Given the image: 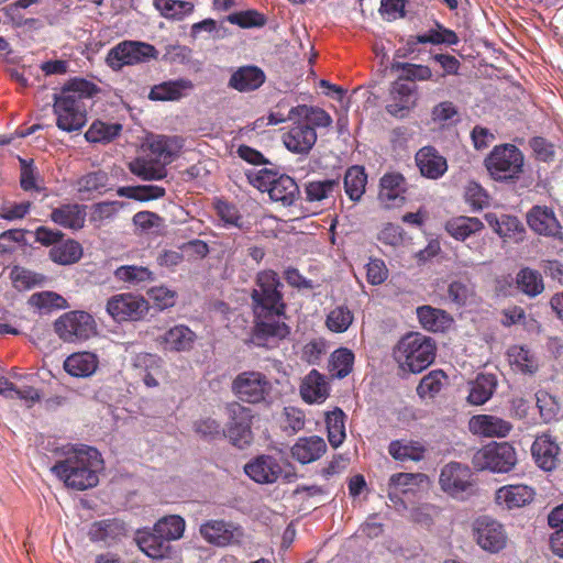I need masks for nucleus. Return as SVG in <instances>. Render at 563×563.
Here are the masks:
<instances>
[{
  "label": "nucleus",
  "instance_id": "56",
  "mask_svg": "<svg viewBox=\"0 0 563 563\" xmlns=\"http://www.w3.org/2000/svg\"><path fill=\"white\" fill-rule=\"evenodd\" d=\"M194 430L206 441H216L224 438V428L212 418L197 420L194 423Z\"/></svg>",
  "mask_w": 563,
  "mask_h": 563
},
{
  "label": "nucleus",
  "instance_id": "49",
  "mask_svg": "<svg viewBox=\"0 0 563 563\" xmlns=\"http://www.w3.org/2000/svg\"><path fill=\"white\" fill-rule=\"evenodd\" d=\"M354 354L346 347L335 350L330 360V371L338 378L346 377L353 369Z\"/></svg>",
  "mask_w": 563,
  "mask_h": 563
},
{
  "label": "nucleus",
  "instance_id": "54",
  "mask_svg": "<svg viewBox=\"0 0 563 563\" xmlns=\"http://www.w3.org/2000/svg\"><path fill=\"white\" fill-rule=\"evenodd\" d=\"M446 375L441 369L431 371L419 383L417 394L421 398L434 397L442 389Z\"/></svg>",
  "mask_w": 563,
  "mask_h": 563
},
{
  "label": "nucleus",
  "instance_id": "12",
  "mask_svg": "<svg viewBox=\"0 0 563 563\" xmlns=\"http://www.w3.org/2000/svg\"><path fill=\"white\" fill-rule=\"evenodd\" d=\"M526 219L536 234L553 238L563 243V228L551 207L536 205L527 212Z\"/></svg>",
  "mask_w": 563,
  "mask_h": 563
},
{
  "label": "nucleus",
  "instance_id": "38",
  "mask_svg": "<svg viewBox=\"0 0 563 563\" xmlns=\"http://www.w3.org/2000/svg\"><path fill=\"white\" fill-rule=\"evenodd\" d=\"M345 413L335 407L325 416L329 443L334 448H339L346 438L345 433Z\"/></svg>",
  "mask_w": 563,
  "mask_h": 563
},
{
  "label": "nucleus",
  "instance_id": "46",
  "mask_svg": "<svg viewBox=\"0 0 563 563\" xmlns=\"http://www.w3.org/2000/svg\"><path fill=\"white\" fill-rule=\"evenodd\" d=\"M483 229V223L477 218L459 217L448 222V232L456 240L463 241L471 234Z\"/></svg>",
  "mask_w": 563,
  "mask_h": 563
},
{
  "label": "nucleus",
  "instance_id": "42",
  "mask_svg": "<svg viewBox=\"0 0 563 563\" xmlns=\"http://www.w3.org/2000/svg\"><path fill=\"white\" fill-rule=\"evenodd\" d=\"M493 396V375L478 374L475 380L470 383L467 401L471 405L479 406L485 404Z\"/></svg>",
  "mask_w": 563,
  "mask_h": 563
},
{
  "label": "nucleus",
  "instance_id": "30",
  "mask_svg": "<svg viewBox=\"0 0 563 563\" xmlns=\"http://www.w3.org/2000/svg\"><path fill=\"white\" fill-rule=\"evenodd\" d=\"M196 340V334L187 325H175L164 333L161 344L164 350L174 352L189 351Z\"/></svg>",
  "mask_w": 563,
  "mask_h": 563
},
{
  "label": "nucleus",
  "instance_id": "18",
  "mask_svg": "<svg viewBox=\"0 0 563 563\" xmlns=\"http://www.w3.org/2000/svg\"><path fill=\"white\" fill-rule=\"evenodd\" d=\"M245 474L260 484L275 483L282 475L278 461L271 455H261L244 466Z\"/></svg>",
  "mask_w": 563,
  "mask_h": 563
},
{
  "label": "nucleus",
  "instance_id": "48",
  "mask_svg": "<svg viewBox=\"0 0 563 563\" xmlns=\"http://www.w3.org/2000/svg\"><path fill=\"white\" fill-rule=\"evenodd\" d=\"M139 548L152 559H163L166 552V541L154 530L153 532H143L137 537Z\"/></svg>",
  "mask_w": 563,
  "mask_h": 563
},
{
  "label": "nucleus",
  "instance_id": "27",
  "mask_svg": "<svg viewBox=\"0 0 563 563\" xmlns=\"http://www.w3.org/2000/svg\"><path fill=\"white\" fill-rule=\"evenodd\" d=\"M192 88V81L187 78L168 80L153 86L148 93V98L157 101L179 100L185 96L186 91L191 90Z\"/></svg>",
  "mask_w": 563,
  "mask_h": 563
},
{
  "label": "nucleus",
  "instance_id": "20",
  "mask_svg": "<svg viewBox=\"0 0 563 563\" xmlns=\"http://www.w3.org/2000/svg\"><path fill=\"white\" fill-rule=\"evenodd\" d=\"M265 80L266 75L262 68L255 65H246L232 73L228 86L239 92H250L257 90Z\"/></svg>",
  "mask_w": 563,
  "mask_h": 563
},
{
  "label": "nucleus",
  "instance_id": "9",
  "mask_svg": "<svg viewBox=\"0 0 563 563\" xmlns=\"http://www.w3.org/2000/svg\"><path fill=\"white\" fill-rule=\"evenodd\" d=\"M54 331L64 342H82L96 333V321L86 311L73 310L55 320Z\"/></svg>",
  "mask_w": 563,
  "mask_h": 563
},
{
  "label": "nucleus",
  "instance_id": "45",
  "mask_svg": "<svg viewBox=\"0 0 563 563\" xmlns=\"http://www.w3.org/2000/svg\"><path fill=\"white\" fill-rule=\"evenodd\" d=\"M122 125L119 123H106L95 121L85 133V137L90 143H109L121 132Z\"/></svg>",
  "mask_w": 563,
  "mask_h": 563
},
{
  "label": "nucleus",
  "instance_id": "8",
  "mask_svg": "<svg viewBox=\"0 0 563 563\" xmlns=\"http://www.w3.org/2000/svg\"><path fill=\"white\" fill-rule=\"evenodd\" d=\"M228 422L224 428V438L238 449L247 448L253 441L252 409L238 402H228L225 406Z\"/></svg>",
  "mask_w": 563,
  "mask_h": 563
},
{
  "label": "nucleus",
  "instance_id": "59",
  "mask_svg": "<svg viewBox=\"0 0 563 563\" xmlns=\"http://www.w3.org/2000/svg\"><path fill=\"white\" fill-rule=\"evenodd\" d=\"M30 303L40 309H60L65 308L66 300L58 294L53 291H43L33 294Z\"/></svg>",
  "mask_w": 563,
  "mask_h": 563
},
{
  "label": "nucleus",
  "instance_id": "36",
  "mask_svg": "<svg viewBox=\"0 0 563 563\" xmlns=\"http://www.w3.org/2000/svg\"><path fill=\"white\" fill-rule=\"evenodd\" d=\"M518 290L530 298L543 292L544 284L541 274L530 267L521 268L515 278Z\"/></svg>",
  "mask_w": 563,
  "mask_h": 563
},
{
  "label": "nucleus",
  "instance_id": "50",
  "mask_svg": "<svg viewBox=\"0 0 563 563\" xmlns=\"http://www.w3.org/2000/svg\"><path fill=\"white\" fill-rule=\"evenodd\" d=\"M10 277L13 287L18 290H27L43 285L45 277L21 266H14L11 269Z\"/></svg>",
  "mask_w": 563,
  "mask_h": 563
},
{
  "label": "nucleus",
  "instance_id": "60",
  "mask_svg": "<svg viewBox=\"0 0 563 563\" xmlns=\"http://www.w3.org/2000/svg\"><path fill=\"white\" fill-rule=\"evenodd\" d=\"M465 201L473 208V210H481L488 205V194L477 183L470 181L465 187L464 192Z\"/></svg>",
  "mask_w": 563,
  "mask_h": 563
},
{
  "label": "nucleus",
  "instance_id": "63",
  "mask_svg": "<svg viewBox=\"0 0 563 563\" xmlns=\"http://www.w3.org/2000/svg\"><path fill=\"white\" fill-rule=\"evenodd\" d=\"M147 295L161 310L173 307L177 296L175 290L164 286L152 287L148 289Z\"/></svg>",
  "mask_w": 563,
  "mask_h": 563
},
{
  "label": "nucleus",
  "instance_id": "10",
  "mask_svg": "<svg viewBox=\"0 0 563 563\" xmlns=\"http://www.w3.org/2000/svg\"><path fill=\"white\" fill-rule=\"evenodd\" d=\"M107 312L117 322L139 321L148 312V301L131 292L113 295L107 301Z\"/></svg>",
  "mask_w": 563,
  "mask_h": 563
},
{
  "label": "nucleus",
  "instance_id": "16",
  "mask_svg": "<svg viewBox=\"0 0 563 563\" xmlns=\"http://www.w3.org/2000/svg\"><path fill=\"white\" fill-rule=\"evenodd\" d=\"M282 140L289 152L306 155L317 142V132L309 122L298 121L283 132Z\"/></svg>",
  "mask_w": 563,
  "mask_h": 563
},
{
  "label": "nucleus",
  "instance_id": "34",
  "mask_svg": "<svg viewBox=\"0 0 563 563\" xmlns=\"http://www.w3.org/2000/svg\"><path fill=\"white\" fill-rule=\"evenodd\" d=\"M424 452V446L420 442L412 440H394L388 445V453L394 460L399 462H419L423 459Z\"/></svg>",
  "mask_w": 563,
  "mask_h": 563
},
{
  "label": "nucleus",
  "instance_id": "29",
  "mask_svg": "<svg viewBox=\"0 0 563 563\" xmlns=\"http://www.w3.org/2000/svg\"><path fill=\"white\" fill-rule=\"evenodd\" d=\"M126 534L124 521L113 518L96 521L91 525L88 536L93 542L98 541H115Z\"/></svg>",
  "mask_w": 563,
  "mask_h": 563
},
{
  "label": "nucleus",
  "instance_id": "64",
  "mask_svg": "<svg viewBox=\"0 0 563 563\" xmlns=\"http://www.w3.org/2000/svg\"><path fill=\"white\" fill-rule=\"evenodd\" d=\"M21 164V175H20V185L24 191L36 190L40 188L36 185L37 173L36 168L33 164V159L26 161L24 158H20Z\"/></svg>",
  "mask_w": 563,
  "mask_h": 563
},
{
  "label": "nucleus",
  "instance_id": "15",
  "mask_svg": "<svg viewBox=\"0 0 563 563\" xmlns=\"http://www.w3.org/2000/svg\"><path fill=\"white\" fill-rule=\"evenodd\" d=\"M199 531L208 543L220 548L238 543L243 537L240 526L224 520H207Z\"/></svg>",
  "mask_w": 563,
  "mask_h": 563
},
{
  "label": "nucleus",
  "instance_id": "11",
  "mask_svg": "<svg viewBox=\"0 0 563 563\" xmlns=\"http://www.w3.org/2000/svg\"><path fill=\"white\" fill-rule=\"evenodd\" d=\"M440 486L444 493L456 499H465L472 494L473 482L468 466L457 462L446 464L439 478Z\"/></svg>",
  "mask_w": 563,
  "mask_h": 563
},
{
  "label": "nucleus",
  "instance_id": "2",
  "mask_svg": "<svg viewBox=\"0 0 563 563\" xmlns=\"http://www.w3.org/2000/svg\"><path fill=\"white\" fill-rule=\"evenodd\" d=\"M99 87L84 78L69 79L59 93L54 95L53 112L56 125L65 132L79 131L87 122L84 100L99 92Z\"/></svg>",
  "mask_w": 563,
  "mask_h": 563
},
{
  "label": "nucleus",
  "instance_id": "40",
  "mask_svg": "<svg viewBox=\"0 0 563 563\" xmlns=\"http://www.w3.org/2000/svg\"><path fill=\"white\" fill-rule=\"evenodd\" d=\"M78 191L88 195H103L111 189L109 176L103 170H96L78 179Z\"/></svg>",
  "mask_w": 563,
  "mask_h": 563
},
{
  "label": "nucleus",
  "instance_id": "22",
  "mask_svg": "<svg viewBox=\"0 0 563 563\" xmlns=\"http://www.w3.org/2000/svg\"><path fill=\"white\" fill-rule=\"evenodd\" d=\"M86 216V206L66 203L52 210L51 220L65 229L77 231L84 228Z\"/></svg>",
  "mask_w": 563,
  "mask_h": 563
},
{
  "label": "nucleus",
  "instance_id": "21",
  "mask_svg": "<svg viewBox=\"0 0 563 563\" xmlns=\"http://www.w3.org/2000/svg\"><path fill=\"white\" fill-rule=\"evenodd\" d=\"M534 492L527 485H506L495 492V503L506 509L521 508L533 500Z\"/></svg>",
  "mask_w": 563,
  "mask_h": 563
},
{
  "label": "nucleus",
  "instance_id": "1",
  "mask_svg": "<svg viewBox=\"0 0 563 563\" xmlns=\"http://www.w3.org/2000/svg\"><path fill=\"white\" fill-rule=\"evenodd\" d=\"M283 283L273 271L257 274L255 288L252 290V309L254 325L252 341L257 346H273L290 334V327L285 322L286 305L283 299Z\"/></svg>",
  "mask_w": 563,
  "mask_h": 563
},
{
  "label": "nucleus",
  "instance_id": "24",
  "mask_svg": "<svg viewBox=\"0 0 563 563\" xmlns=\"http://www.w3.org/2000/svg\"><path fill=\"white\" fill-rule=\"evenodd\" d=\"M134 368L140 369V375L146 387L154 388L159 385L158 376L162 374L163 360L152 353H139L132 360Z\"/></svg>",
  "mask_w": 563,
  "mask_h": 563
},
{
  "label": "nucleus",
  "instance_id": "7",
  "mask_svg": "<svg viewBox=\"0 0 563 563\" xmlns=\"http://www.w3.org/2000/svg\"><path fill=\"white\" fill-rule=\"evenodd\" d=\"M158 58V51L150 43L124 40L109 49L106 64L114 71L125 66L148 63Z\"/></svg>",
  "mask_w": 563,
  "mask_h": 563
},
{
  "label": "nucleus",
  "instance_id": "23",
  "mask_svg": "<svg viewBox=\"0 0 563 563\" xmlns=\"http://www.w3.org/2000/svg\"><path fill=\"white\" fill-rule=\"evenodd\" d=\"M291 456L301 464L319 460L327 451L325 441L319 435L299 438L291 446Z\"/></svg>",
  "mask_w": 563,
  "mask_h": 563
},
{
  "label": "nucleus",
  "instance_id": "25",
  "mask_svg": "<svg viewBox=\"0 0 563 563\" xmlns=\"http://www.w3.org/2000/svg\"><path fill=\"white\" fill-rule=\"evenodd\" d=\"M301 398L308 404L323 402L329 396V385L325 377L312 369L300 385Z\"/></svg>",
  "mask_w": 563,
  "mask_h": 563
},
{
  "label": "nucleus",
  "instance_id": "17",
  "mask_svg": "<svg viewBox=\"0 0 563 563\" xmlns=\"http://www.w3.org/2000/svg\"><path fill=\"white\" fill-rule=\"evenodd\" d=\"M560 446L550 434L538 435L531 445V455L538 467L545 472L555 470L560 463Z\"/></svg>",
  "mask_w": 563,
  "mask_h": 563
},
{
  "label": "nucleus",
  "instance_id": "14",
  "mask_svg": "<svg viewBox=\"0 0 563 563\" xmlns=\"http://www.w3.org/2000/svg\"><path fill=\"white\" fill-rule=\"evenodd\" d=\"M522 166L523 155L516 145H495V181L518 178Z\"/></svg>",
  "mask_w": 563,
  "mask_h": 563
},
{
  "label": "nucleus",
  "instance_id": "57",
  "mask_svg": "<svg viewBox=\"0 0 563 563\" xmlns=\"http://www.w3.org/2000/svg\"><path fill=\"white\" fill-rule=\"evenodd\" d=\"M227 20L231 24L239 25L243 29L261 27L266 24V18L264 16V14L260 13L256 10L234 12L229 14Z\"/></svg>",
  "mask_w": 563,
  "mask_h": 563
},
{
  "label": "nucleus",
  "instance_id": "55",
  "mask_svg": "<svg viewBox=\"0 0 563 563\" xmlns=\"http://www.w3.org/2000/svg\"><path fill=\"white\" fill-rule=\"evenodd\" d=\"M473 532L478 545L493 552V519L489 516L478 517L474 522Z\"/></svg>",
  "mask_w": 563,
  "mask_h": 563
},
{
  "label": "nucleus",
  "instance_id": "44",
  "mask_svg": "<svg viewBox=\"0 0 563 563\" xmlns=\"http://www.w3.org/2000/svg\"><path fill=\"white\" fill-rule=\"evenodd\" d=\"M185 526V520L180 516L172 515L159 519L154 525L153 530L167 542L180 539L184 534Z\"/></svg>",
  "mask_w": 563,
  "mask_h": 563
},
{
  "label": "nucleus",
  "instance_id": "28",
  "mask_svg": "<svg viewBox=\"0 0 563 563\" xmlns=\"http://www.w3.org/2000/svg\"><path fill=\"white\" fill-rule=\"evenodd\" d=\"M99 360L95 353L77 352L64 361V369L74 377H89L98 368Z\"/></svg>",
  "mask_w": 563,
  "mask_h": 563
},
{
  "label": "nucleus",
  "instance_id": "19",
  "mask_svg": "<svg viewBox=\"0 0 563 563\" xmlns=\"http://www.w3.org/2000/svg\"><path fill=\"white\" fill-rule=\"evenodd\" d=\"M416 163L422 176L439 179L448 170V163L433 146H424L416 154Z\"/></svg>",
  "mask_w": 563,
  "mask_h": 563
},
{
  "label": "nucleus",
  "instance_id": "3",
  "mask_svg": "<svg viewBox=\"0 0 563 563\" xmlns=\"http://www.w3.org/2000/svg\"><path fill=\"white\" fill-rule=\"evenodd\" d=\"M103 461L99 451L91 446L74 450L66 459L56 462L51 472L67 487L86 490L98 485V471Z\"/></svg>",
  "mask_w": 563,
  "mask_h": 563
},
{
  "label": "nucleus",
  "instance_id": "58",
  "mask_svg": "<svg viewBox=\"0 0 563 563\" xmlns=\"http://www.w3.org/2000/svg\"><path fill=\"white\" fill-rule=\"evenodd\" d=\"M30 201L14 202L4 200L0 203V219L14 221L23 219L31 210Z\"/></svg>",
  "mask_w": 563,
  "mask_h": 563
},
{
  "label": "nucleus",
  "instance_id": "62",
  "mask_svg": "<svg viewBox=\"0 0 563 563\" xmlns=\"http://www.w3.org/2000/svg\"><path fill=\"white\" fill-rule=\"evenodd\" d=\"M529 145L538 161L549 163L554 159V145L551 142H549L545 137L533 136L529 141Z\"/></svg>",
  "mask_w": 563,
  "mask_h": 563
},
{
  "label": "nucleus",
  "instance_id": "37",
  "mask_svg": "<svg viewBox=\"0 0 563 563\" xmlns=\"http://www.w3.org/2000/svg\"><path fill=\"white\" fill-rule=\"evenodd\" d=\"M117 280L130 287L142 286L154 280V274L145 266L122 265L114 269Z\"/></svg>",
  "mask_w": 563,
  "mask_h": 563
},
{
  "label": "nucleus",
  "instance_id": "43",
  "mask_svg": "<svg viewBox=\"0 0 563 563\" xmlns=\"http://www.w3.org/2000/svg\"><path fill=\"white\" fill-rule=\"evenodd\" d=\"M507 355L510 365L516 366V368L523 374L532 375L539 368V363L536 356L522 346H511L508 350Z\"/></svg>",
  "mask_w": 563,
  "mask_h": 563
},
{
  "label": "nucleus",
  "instance_id": "53",
  "mask_svg": "<svg viewBox=\"0 0 563 563\" xmlns=\"http://www.w3.org/2000/svg\"><path fill=\"white\" fill-rule=\"evenodd\" d=\"M353 320V312L346 306H338L328 313L325 324L330 331L343 333L351 327Z\"/></svg>",
  "mask_w": 563,
  "mask_h": 563
},
{
  "label": "nucleus",
  "instance_id": "32",
  "mask_svg": "<svg viewBox=\"0 0 563 563\" xmlns=\"http://www.w3.org/2000/svg\"><path fill=\"white\" fill-rule=\"evenodd\" d=\"M306 200L309 202H320L333 197L340 191L339 178L312 179L305 184L303 188Z\"/></svg>",
  "mask_w": 563,
  "mask_h": 563
},
{
  "label": "nucleus",
  "instance_id": "26",
  "mask_svg": "<svg viewBox=\"0 0 563 563\" xmlns=\"http://www.w3.org/2000/svg\"><path fill=\"white\" fill-rule=\"evenodd\" d=\"M406 179L399 173H387L380 179L379 199L388 207L405 200Z\"/></svg>",
  "mask_w": 563,
  "mask_h": 563
},
{
  "label": "nucleus",
  "instance_id": "52",
  "mask_svg": "<svg viewBox=\"0 0 563 563\" xmlns=\"http://www.w3.org/2000/svg\"><path fill=\"white\" fill-rule=\"evenodd\" d=\"M418 319L421 325L432 332H438L444 329L446 314L440 309L430 306H422L417 309Z\"/></svg>",
  "mask_w": 563,
  "mask_h": 563
},
{
  "label": "nucleus",
  "instance_id": "13",
  "mask_svg": "<svg viewBox=\"0 0 563 563\" xmlns=\"http://www.w3.org/2000/svg\"><path fill=\"white\" fill-rule=\"evenodd\" d=\"M417 103V86L409 82H402V79H396L389 89L388 102L385 107L390 115L404 119Z\"/></svg>",
  "mask_w": 563,
  "mask_h": 563
},
{
  "label": "nucleus",
  "instance_id": "51",
  "mask_svg": "<svg viewBox=\"0 0 563 563\" xmlns=\"http://www.w3.org/2000/svg\"><path fill=\"white\" fill-rule=\"evenodd\" d=\"M391 70L398 71L401 70L402 75H400L397 79H402V82L416 81V80H429L432 77V71L428 66L411 64V63H401L394 62L390 66Z\"/></svg>",
  "mask_w": 563,
  "mask_h": 563
},
{
  "label": "nucleus",
  "instance_id": "61",
  "mask_svg": "<svg viewBox=\"0 0 563 563\" xmlns=\"http://www.w3.org/2000/svg\"><path fill=\"white\" fill-rule=\"evenodd\" d=\"M276 175V173L267 168H263L260 170H247L245 173L249 184L263 192L269 191V188L272 187V184H274Z\"/></svg>",
  "mask_w": 563,
  "mask_h": 563
},
{
  "label": "nucleus",
  "instance_id": "31",
  "mask_svg": "<svg viewBox=\"0 0 563 563\" xmlns=\"http://www.w3.org/2000/svg\"><path fill=\"white\" fill-rule=\"evenodd\" d=\"M299 192V187L292 177L276 175L268 195L274 201H280L284 206H291L298 198Z\"/></svg>",
  "mask_w": 563,
  "mask_h": 563
},
{
  "label": "nucleus",
  "instance_id": "4",
  "mask_svg": "<svg viewBox=\"0 0 563 563\" xmlns=\"http://www.w3.org/2000/svg\"><path fill=\"white\" fill-rule=\"evenodd\" d=\"M151 153L140 155L128 163L129 170L144 181L161 180L167 176L166 165L170 164L184 146L179 136L156 135L147 140Z\"/></svg>",
  "mask_w": 563,
  "mask_h": 563
},
{
  "label": "nucleus",
  "instance_id": "6",
  "mask_svg": "<svg viewBox=\"0 0 563 563\" xmlns=\"http://www.w3.org/2000/svg\"><path fill=\"white\" fill-rule=\"evenodd\" d=\"M273 383L262 372L244 371L239 373L231 383V391L238 402L249 405L272 404Z\"/></svg>",
  "mask_w": 563,
  "mask_h": 563
},
{
  "label": "nucleus",
  "instance_id": "41",
  "mask_svg": "<svg viewBox=\"0 0 563 563\" xmlns=\"http://www.w3.org/2000/svg\"><path fill=\"white\" fill-rule=\"evenodd\" d=\"M117 194L137 201H150L164 197L166 190L157 185H139L119 187Z\"/></svg>",
  "mask_w": 563,
  "mask_h": 563
},
{
  "label": "nucleus",
  "instance_id": "35",
  "mask_svg": "<svg viewBox=\"0 0 563 563\" xmlns=\"http://www.w3.org/2000/svg\"><path fill=\"white\" fill-rule=\"evenodd\" d=\"M495 233L504 239L505 243H519L525 238L526 229L517 217L504 214L499 219L495 218Z\"/></svg>",
  "mask_w": 563,
  "mask_h": 563
},
{
  "label": "nucleus",
  "instance_id": "47",
  "mask_svg": "<svg viewBox=\"0 0 563 563\" xmlns=\"http://www.w3.org/2000/svg\"><path fill=\"white\" fill-rule=\"evenodd\" d=\"M517 462V452L511 443L495 442V473H508Z\"/></svg>",
  "mask_w": 563,
  "mask_h": 563
},
{
  "label": "nucleus",
  "instance_id": "5",
  "mask_svg": "<svg viewBox=\"0 0 563 563\" xmlns=\"http://www.w3.org/2000/svg\"><path fill=\"white\" fill-rule=\"evenodd\" d=\"M435 350V343L431 338L410 332L398 341L394 349V358L401 369L421 373L433 363Z\"/></svg>",
  "mask_w": 563,
  "mask_h": 563
},
{
  "label": "nucleus",
  "instance_id": "39",
  "mask_svg": "<svg viewBox=\"0 0 563 563\" xmlns=\"http://www.w3.org/2000/svg\"><path fill=\"white\" fill-rule=\"evenodd\" d=\"M154 7L159 13L174 21H181L195 10V4L185 0H154Z\"/></svg>",
  "mask_w": 563,
  "mask_h": 563
},
{
  "label": "nucleus",
  "instance_id": "33",
  "mask_svg": "<svg viewBox=\"0 0 563 563\" xmlns=\"http://www.w3.org/2000/svg\"><path fill=\"white\" fill-rule=\"evenodd\" d=\"M344 191L350 200L357 202L365 194L367 185V174L365 168L360 165L349 167L343 178Z\"/></svg>",
  "mask_w": 563,
  "mask_h": 563
}]
</instances>
